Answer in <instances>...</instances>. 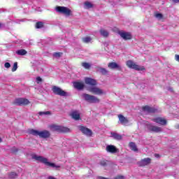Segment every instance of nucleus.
Masks as SVG:
<instances>
[{
	"mask_svg": "<svg viewBox=\"0 0 179 179\" xmlns=\"http://www.w3.org/2000/svg\"><path fill=\"white\" fill-rule=\"evenodd\" d=\"M85 82L86 85L89 86L87 87V90L92 93V94H95L96 96H104L107 92L106 91L99 87H97V81L91 78H87L85 79Z\"/></svg>",
	"mask_w": 179,
	"mask_h": 179,
	"instance_id": "nucleus-1",
	"label": "nucleus"
},
{
	"mask_svg": "<svg viewBox=\"0 0 179 179\" xmlns=\"http://www.w3.org/2000/svg\"><path fill=\"white\" fill-rule=\"evenodd\" d=\"M33 159H34L37 162H41V163H43V164H45V166H48V167H52L53 169L59 168V166H57L55 164L48 162V159L47 158L42 156L35 155L33 157Z\"/></svg>",
	"mask_w": 179,
	"mask_h": 179,
	"instance_id": "nucleus-2",
	"label": "nucleus"
},
{
	"mask_svg": "<svg viewBox=\"0 0 179 179\" xmlns=\"http://www.w3.org/2000/svg\"><path fill=\"white\" fill-rule=\"evenodd\" d=\"M83 99L87 103H90L91 104H97L100 103V99L94 95H90L89 94H83Z\"/></svg>",
	"mask_w": 179,
	"mask_h": 179,
	"instance_id": "nucleus-3",
	"label": "nucleus"
},
{
	"mask_svg": "<svg viewBox=\"0 0 179 179\" xmlns=\"http://www.w3.org/2000/svg\"><path fill=\"white\" fill-rule=\"evenodd\" d=\"M50 131L52 132H69V129L68 127H64L57 124H50L48 126Z\"/></svg>",
	"mask_w": 179,
	"mask_h": 179,
	"instance_id": "nucleus-4",
	"label": "nucleus"
},
{
	"mask_svg": "<svg viewBox=\"0 0 179 179\" xmlns=\"http://www.w3.org/2000/svg\"><path fill=\"white\" fill-rule=\"evenodd\" d=\"M126 65L130 69H134L135 71H145V66H139L132 60L127 61Z\"/></svg>",
	"mask_w": 179,
	"mask_h": 179,
	"instance_id": "nucleus-5",
	"label": "nucleus"
},
{
	"mask_svg": "<svg viewBox=\"0 0 179 179\" xmlns=\"http://www.w3.org/2000/svg\"><path fill=\"white\" fill-rule=\"evenodd\" d=\"M52 91L57 96H61L62 97H66L68 96V92L64 91V90L61 89L57 86H53L52 87Z\"/></svg>",
	"mask_w": 179,
	"mask_h": 179,
	"instance_id": "nucleus-6",
	"label": "nucleus"
},
{
	"mask_svg": "<svg viewBox=\"0 0 179 179\" xmlns=\"http://www.w3.org/2000/svg\"><path fill=\"white\" fill-rule=\"evenodd\" d=\"M56 10L57 12H59V13H63V15H65L66 16H71V14L72 13L71 9L64 6L56 7Z\"/></svg>",
	"mask_w": 179,
	"mask_h": 179,
	"instance_id": "nucleus-7",
	"label": "nucleus"
},
{
	"mask_svg": "<svg viewBox=\"0 0 179 179\" xmlns=\"http://www.w3.org/2000/svg\"><path fill=\"white\" fill-rule=\"evenodd\" d=\"M146 127L151 132H155L156 134H158L159 132H162L163 131V129L162 127L152 125V124H147Z\"/></svg>",
	"mask_w": 179,
	"mask_h": 179,
	"instance_id": "nucleus-8",
	"label": "nucleus"
},
{
	"mask_svg": "<svg viewBox=\"0 0 179 179\" xmlns=\"http://www.w3.org/2000/svg\"><path fill=\"white\" fill-rule=\"evenodd\" d=\"M15 104L17 106H27V104H30V101L27 99L18 98L15 99Z\"/></svg>",
	"mask_w": 179,
	"mask_h": 179,
	"instance_id": "nucleus-9",
	"label": "nucleus"
},
{
	"mask_svg": "<svg viewBox=\"0 0 179 179\" xmlns=\"http://www.w3.org/2000/svg\"><path fill=\"white\" fill-rule=\"evenodd\" d=\"M152 162L150 158H145L138 162L139 167H145V166H149Z\"/></svg>",
	"mask_w": 179,
	"mask_h": 179,
	"instance_id": "nucleus-10",
	"label": "nucleus"
},
{
	"mask_svg": "<svg viewBox=\"0 0 179 179\" xmlns=\"http://www.w3.org/2000/svg\"><path fill=\"white\" fill-rule=\"evenodd\" d=\"M119 34L123 40H131L132 39V34L129 32H125V31H120Z\"/></svg>",
	"mask_w": 179,
	"mask_h": 179,
	"instance_id": "nucleus-11",
	"label": "nucleus"
},
{
	"mask_svg": "<svg viewBox=\"0 0 179 179\" xmlns=\"http://www.w3.org/2000/svg\"><path fill=\"white\" fill-rule=\"evenodd\" d=\"M51 136V133L48 130H43L39 131V137L43 139H47Z\"/></svg>",
	"mask_w": 179,
	"mask_h": 179,
	"instance_id": "nucleus-12",
	"label": "nucleus"
},
{
	"mask_svg": "<svg viewBox=\"0 0 179 179\" xmlns=\"http://www.w3.org/2000/svg\"><path fill=\"white\" fill-rule=\"evenodd\" d=\"M79 129L83 132V134H84V135H86L87 136H92V130L88 128L83 126H79Z\"/></svg>",
	"mask_w": 179,
	"mask_h": 179,
	"instance_id": "nucleus-13",
	"label": "nucleus"
},
{
	"mask_svg": "<svg viewBox=\"0 0 179 179\" xmlns=\"http://www.w3.org/2000/svg\"><path fill=\"white\" fill-rule=\"evenodd\" d=\"M143 111H144V113H146V114H149L150 113H156L157 110L153 107L145 106L143 107Z\"/></svg>",
	"mask_w": 179,
	"mask_h": 179,
	"instance_id": "nucleus-14",
	"label": "nucleus"
},
{
	"mask_svg": "<svg viewBox=\"0 0 179 179\" xmlns=\"http://www.w3.org/2000/svg\"><path fill=\"white\" fill-rule=\"evenodd\" d=\"M153 121L157 124H159V125H166L167 124V120L163 117H156Z\"/></svg>",
	"mask_w": 179,
	"mask_h": 179,
	"instance_id": "nucleus-15",
	"label": "nucleus"
},
{
	"mask_svg": "<svg viewBox=\"0 0 179 179\" xmlns=\"http://www.w3.org/2000/svg\"><path fill=\"white\" fill-rule=\"evenodd\" d=\"M106 149L108 153H117L118 152V149L113 145H107Z\"/></svg>",
	"mask_w": 179,
	"mask_h": 179,
	"instance_id": "nucleus-16",
	"label": "nucleus"
},
{
	"mask_svg": "<svg viewBox=\"0 0 179 179\" xmlns=\"http://www.w3.org/2000/svg\"><path fill=\"white\" fill-rule=\"evenodd\" d=\"M108 67L110 69H118L119 71H121V66H120L116 62H110L108 64Z\"/></svg>",
	"mask_w": 179,
	"mask_h": 179,
	"instance_id": "nucleus-17",
	"label": "nucleus"
},
{
	"mask_svg": "<svg viewBox=\"0 0 179 179\" xmlns=\"http://www.w3.org/2000/svg\"><path fill=\"white\" fill-rule=\"evenodd\" d=\"M71 117L73 118V120H75L76 121H78V120H80V113L78 111H73L71 113Z\"/></svg>",
	"mask_w": 179,
	"mask_h": 179,
	"instance_id": "nucleus-18",
	"label": "nucleus"
},
{
	"mask_svg": "<svg viewBox=\"0 0 179 179\" xmlns=\"http://www.w3.org/2000/svg\"><path fill=\"white\" fill-rule=\"evenodd\" d=\"M73 86L75 89H77L78 90H82V89L85 87V84L80 82H75L73 83Z\"/></svg>",
	"mask_w": 179,
	"mask_h": 179,
	"instance_id": "nucleus-19",
	"label": "nucleus"
},
{
	"mask_svg": "<svg viewBox=\"0 0 179 179\" xmlns=\"http://www.w3.org/2000/svg\"><path fill=\"white\" fill-rule=\"evenodd\" d=\"M118 118L120 124L122 125H126V124H128L129 122L128 119H127V117H124L122 115H119Z\"/></svg>",
	"mask_w": 179,
	"mask_h": 179,
	"instance_id": "nucleus-20",
	"label": "nucleus"
},
{
	"mask_svg": "<svg viewBox=\"0 0 179 179\" xmlns=\"http://www.w3.org/2000/svg\"><path fill=\"white\" fill-rule=\"evenodd\" d=\"M28 132L30 134V135H33L34 136H40V131L36 129H30Z\"/></svg>",
	"mask_w": 179,
	"mask_h": 179,
	"instance_id": "nucleus-21",
	"label": "nucleus"
},
{
	"mask_svg": "<svg viewBox=\"0 0 179 179\" xmlns=\"http://www.w3.org/2000/svg\"><path fill=\"white\" fill-rule=\"evenodd\" d=\"M111 136L113 139H116L117 141H121L122 139V136L118 134L117 133H111Z\"/></svg>",
	"mask_w": 179,
	"mask_h": 179,
	"instance_id": "nucleus-22",
	"label": "nucleus"
},
{
	"mask_svg": "<svg viewBox=\"0 0 179 179\" xmlns=\"http://www.w3.org/2000/svg\"><path fill=\"white\" fill-rule=\"evenodd\" d=\"M84 8L85 9H90L93 8V4H92L90 1H85L84 3Z\"/></svg>",
	"mask_w": 179,
	"mask_h": 179,
	"instance_id": "nucleus-23",
	"label": "nucleus"
},
{
	"mask_svg": "<svg viewBox=\"0 0 179 179\" xmlns=\"http://www.w3.org/2000/svg\"><path fill=\"white\" fill-rule=\"evenodd\" d=\"M92 38L90 36H85L82 38L83 42L85 43V44H87L92 41Z\"/></svg>",
	"mask_w": 179,
	"mask_h": 179,
	"instance_id": "nucleus-24",
	"label": "nucleus"
},
{
	"mask_svg": "<svg viewBox=\"0 0 179 179\" xmlns=\"http://www.w3.org/2000/svg\"><path fill=\"white\" fill-rule=\"evenodd\" d=\"M16 54L17 55H26L27 54V51L24 49L18 50L16 51Z\"/></svg>",
	"mask_w": 179,
	"mask_h": 179,
	"instance_id": "nucleus-25",
	"label": "nucleus"
},
{
	"mask_svg": "<svg viewBox=\"0 0 179 179\" xmlns=\"http://www.w3.org/2000/svg\"><path fill=\"white\" fill-rule=\"evenodd\" d=\"M129 147L131 149V150H134V152H138V148H136V145L135 144V143H130Z\"/></svg>",
	"mask_w": 179,
	"mask_h": 179,
	"instance_id": "nucleus-26",
	"label": "nucleus"
},
{
	"mask_svg": "<svg viewBox=\"0 0 179 179\" xmlns=\"http://www.w3.org/2000/svg\"><path fill=\"white\" fill-rule=\"evenodd\" d=\"M100 34L102 35L103 37H108V31L106 29H101Z\"/></svg>",
	"mask_w": 179,
	"mask_h": 179,
	"instance_id": "nucleus-27",
	"label": "nucleus"
},
{
	"mask_svg": "<svg viewBox=\"0 0 179 179\" xmlns=\"http://www.w3.org/2000/svg\"><path fill=\"white\" fill-rule=\"evenodd\" d=\"M99 72H100V73H102V75H107V73H108V71L103 68H100L99 69Z\"/></svg>",
	"mask_w": 179,
	"mask_h": 179,
	"instance_id": "nucleus-28",
	"label": "nucleus"
},
{
	"mask_svg": "<svg viewBox=\"0 0 179 179\" xmlns=\"http://www.w3.org/2000/svg\"><path fill=\"white\" fill-rule=\"evenodd\" d=\"M38 115H41V116L51 115V112L50 111L38 112Z\"/></svg>",
	"mask_w": 179,
	"mask_h": 179,
	"instance_id": "nucleus-29",
	"label": "nucleus"
},
{
	"mask_svg": "<svg viewBox=\"0 0 179 179\" xmlns=\"http://www.w3.org/2000/svg\"><path fill=\"white\" fill-rule=\"evenodd\" d=\"M9 178H17V173L11 172L8 175Z\"/></svg>",
	"mask_w": 179,
	"mask_h": 179,
	"instance_id": "nucleus-30",
	"label": "nucleus"
},
{
	"mask_svg": "<svg viewBox=\"0 0 179 179\" xmlns=\"http://www.w3.org/2000/svg\"><path fill=\"white\" fill-rule=\"evenodd\" d=\"M82 66H83V68H85V69H90V64L83 62V63H82Z\"/></svg>",
	"mask_w": 179,
	"mask_h": 179,
	"instance_id": "nucleus-31",
	"label": "nucleus"
},
{
	"mask_svg": "<svg viewBox=\"0 0 179 179\" xmlns=\"http://www.w3.org/2000/svg\"><path fill=\"white\" fill-rule=\"evenodd\" d=\"M155 17L158 19V20H162L163 19V14L162 13H156Z\"/></svg>",
	"mask_w": 179,
	"mask_h": 179,
	"instance_id": "nucleus-32",
	"label": "nucleus"
},
{
	"mask_svg": "<svg viewBox=\"0 0 179 179\" xmlns=\"http://www.w3.org/2000/svg\"><path fill=\"white\" fill-rule=\"evenodd\" d=\"M17 70V62H15L12 68V72H15V71Z\"/></svg>",
	"mask_w": 179,
	"mask_h": 179,
	"instance_id": "nucleus-33",
	"label": "nucleus"
},
{
	"mask_svg": "<svg viewBox=\"0 0 179 179\" xmlns=\"http://www.w3.org/2000/svg\"><path fill=\"white\" fill-rule=\"evenodd\" d=\"M43 22H38L36 24V29H41V27H43Z\"/></svg>",
	"mask_w": 179,
	"mask_h": 179,
	"instance_id": "nucleus-34",
	"label": "nucleus"
},
{
	"mask_svg": "<svg viewBox=\"0 0 179 179\" xmlns=\"http://www.w3.org/2000/svg\"><path fill=\"white\" fill-rule=\"evenodd\" d=\"M61 55H62V53H61V52H55L53 54V57H55V58H59V57H61Z\"/></svg>",
	"mask_w": 179,
	"mask_h": 179,
	"instance_id": "nucleus-35",
	"label": "nucleus"
},
{
	"mask_svg": "<svg viewBox=\"0 0 179 179\" xmlns=\"http://www.w3.org/2000/svg\"><path fill=\"white\" fill-rule=\"evenodd\" d=\"M4 66L5 68H10V64L9 62H6Z\"/></svg>",
	"mask_w": 179,
	"mask_h": 179,
	"instance_id": "nucleus-36",
	"label": "nucleus"
},
{
	"mask_svg": "<svg viewBox=\"0 0 179 179\" xmlns=\"http://www.w3.org/2000/svg\"><path fill=\"white\" fill-rule=\"evenodd\" d=\"M43 79H41V78L40 77H37L36 78V83H40V82H42Z\"/></svg>",
	"mask_w": 179,
	"mask_h": 179,
	"instance_id": "nucleus-37",
	"label": "nucleus"
},
{
	"mask_svg": "<svg viewBox=\"0 0 179 179\" xmlns=\"http://www.w3.org/2000/svg\"><path fill=\"white\" fill-rule=\"evenodd\" d=\"M116 179H124V176H119L116 177Z\"/></svg>",
	"mask_w": 179,
	"mask_h": 179,
	"instance_id": "nucleus-38",
	"label": "nucleus"
},
{
	"mask_svg": "<svg viewBox=\"0 0 179 179\" xmlns=\"http://www.w3.org/2000/svg\"><path fill=\"white\" fill-rule=\"evenodd\" d=\"M172 1H173V2H175L176 3L179 2V0H172Z\"/></svg>",
	"mask_w": 179,
	"mask_h": 179,
	"instance_id": "nucleus-39",
	"label": "nucleus"
},
{
	"mask_svg": "<svg viewBox=\"0 0 179 179\" xmlns=\"http://www.w3.org/2000/svg\"><path fill=\"white\" fill-rule=\"evenodd\" d=\"M101 166H105V165H106V162H101Z\"/></svg>",
	"mask_w": 179,
	"mask_h": 179,
	"instance_id": "nucleus-40",
	"label": "nucleus"
},
{
	"mask_svg": "<svg viewBox=\"0 0 179 179\" xmlns=\"http://www.w3.org/2000/svg\"><path fill=\"white\" fill-rule=\"evenodd\" d=\"M1 142H2V138H0V143H1Z\"/></svg>",
	"mask_w": 179,
	"mask_h": 179,
	"instance_id": "nucleus-41",
	"label": "nucleus"
},
{
	"mask_svg": "<svg viewBox=\"0 0 179 179\" xmlns=\"http://www.w3.org/2000/svg\"><path fill=\"white\" fill-rule=\"evenodd\" d=\"M0 27H1V24H0Z\"/></svg>",
	"mask_w": 179,
	"mask_h": 179,
	"instance_id": "nucleus-42",
	"label": "nucleus"
}]
</instances>
